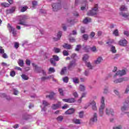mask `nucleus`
<instances>
[{
    "label": "nucleus",
    "instance_id": "nucleus-10",
    "mask_svg": "<svg viewBox=\"0 0 129 129\" xmlns=\"http://www.w3.org/2000/svg\"><path fill=\"white\" fill-rule=\"evenodd\" d=\"M106 44L109 46L110 48V51L112 52V53H116V49H115V47L114 46L111 45L112 42L109 41L106 42Z\"/></svg>",
    "mask_w": 129,
    "mask_h": 129
},
{
    "label": "nucleus",
    "instance_id": "nucleus-19",
    "mask_svg": "<svg viewBox=\"0 0 129 129\" xmlns=\"http://www.w3.org/2000/svg\"><path fill=\"white\" fill-rule=\"evenodd\" d=\"M126 44H127V41L125 39L121 40L119 41V45H120V46H122L124 47L126 46Z\"/></svg>",
    "mask_w": 129,
    "mask_h": 129
},
{
    "label": "nucleus",
    "instance_id": "nucleus-58",
    "mask_svg": "<svg viewBox=\"0 0 129 129\" xmlns=\"http://www.w3.org/2000/svg\"><path fill=\"white\" fill-rule=\"evenodd\" d=\"M10 75L12 77H14V76H15V75H16V72H15V71H11L10 73Z\"/></svg>",
    "mask_w": 129,
    "mask_h": 129
},
{
    "label": "nucleus",
    "instance_id": "nucleus-51",
    "mask_svg": "<svg viewBox=\"0 0 129 129\" xmlns=\"http://www.w3.org/2000/svg\"><path fill=\"white\" fill-rule=\"evenodd\" d=\"M83 38L84 39V40H85L86 41H87V40H88V35L84 34L83 35Z\"/></svg>",
    "mask_w": 129,
    "mask_h": 129
},
{
    "label": "nucleus",
    "instance_id": "nucleus-11",
    "mask_svg": "<svg viewBox=\"0 0 129 129\" xmlns=\"http://www.w3.org/2000/svg\"><path fill=\"white\" fill-rule=\"evenodd\" d=\"M62 101L64 102H68V103H74L76 100L74 98H67V99H63Z\"/></svg>",
    "mask_w": 129,
    "mask_h": 129
},
{
    "label": "nucleus",
    "instance_id": "nucleus-52",
    "mask_svg": "<svg viewBox=\"0 0 129 129\" xmlns=\"http://www.w3.org/2000/svg\"><path fill=\"white\" fill-rule=\"evenodd\" d=\"M58 121H62L63 120V116H59L57 118Z\"/></svg>",
    "mask_w": 129,
    "mask_h": 129
},
{
    "label": "nucleus",
    "instance_id": "nucleus-34",
    "mask_svg": "<svg viewBox=\"0 0 129 129\" xmlns=\"http://www.w3.org/2000/svg\"><path fill=\"white\" fill-rule=\"evenodd\" d=\"M83 49L86 51V52H89L90 50V46L86 45L84 46Z\"/></svg>",
    "mask_w": 129,
    "mask_h": 129
},
{
    "label": "nucleus",
    "instance_id": "nucleus-55",
    "mask_svg": "<svg viewBox=\"0 0 129 129\" xmlns=\"http://www.w3.org/2000/svg\"><path fill=\"white\" fill-rule=\"evenodd\" d=\"M5 53V49L3 48V47L0 46V54H4Z\"/></svg>",
    "mask_w": 129,
    "mask_h": 129
},
{
    "label": "nucleus",
    "instance_id": "nucleus-46",
    "mask_svg": "<svg viewBox=\"0 0 129 129\" xmlns=\"http://www.w3.org/2000/svg\"><path fill=\"white\" fill-rule=\"evenodd\" d=\"M53 97H54V93H53L50 95L46 96V98H48L50 99H53Z\"/></svg>",
    "mask_w": 129,
    "mask_h": 129
},
{
    "label": "nucleus",
    "instance_id": "nucleus-49",
    "mask_svg": "<svg viewBox=\"0 0 129 129\" xmlns=\"http://www.w3.org/2000/svg\"><path fill=\"white\" fill-rule=\"evenodd\" d=\"M73 96H74L75 98H78V96H79L78 93H77V92H75V91L73 92Z\"/></svg>",
    "mask_w": 129,
    "mask_h": 129
},
{
    "label": "nucleus",
    "instance_id": "nucleus-41",
    "mask_svg": "<svg viewBox=\"0 0 129 129\" xmlns=\"http://www.w3.org/2000/svg\"><path fill=\"white\" fill-rule=\"evenodd\" d=\"M27 10H28V7L24 6V7H23L21 8V12H22L23 13L24 12H26V11H27Z\"/></svg>",
    "mask_w": 129,
    "mask_h": 129
},
{
    "label": "nucleus",
    "instance_id": "nucleus-27",
    "mask_svg": "<svg viewBox=\"0 0 129 129\" xmlns=\"http://www.w3.org/2000/svg\"><path fill=\"white\" fill-rule=\"evenodd\" d=\"M120 10L121 12H125L126 11H127V8L124 5H122L120 8Z\"/></svg>",
    "mask_w": 129,
    "mask_h": 129
},
{
    "label": "nucleus",
    "instance_id": "nucleus-6",
    "mask_svg": "<svg viewBox=\"0 0 129 129\" xmlns=\"http://www.w3.org/2000/svg\"><path fill=\"white\" fill-rule=\"evenodd\" d=\"M8 28L11 33H12L13 36L15 37L17 35V30L15 29V28L13 27L12 26H11V24L9 23L8 24Z\"/></svg>",
    "mask_w": 129,
    "mask_h": 129
},
{
    "label": "nucleus",
    "instance_id": "nucleus-59",
    "mask_svg": "<svg viewBox=\"0 0 129 129\" xmlns=\"http://www.w3.org/2000/svg\"><path fill=\"white\" fill-rule=\"evenodd\" d=\"M81 82H85L86 81V78L82 77L80 78Z\"/></svg>",
    "mask_w": 129,
    "mask_h": 129
},
{
    "label": "nucleus",
    "instance_id": "nucleus-28",
    "mask_svg": "<svg viewBox=\"0 0 129 129\" xmlns=\"http://www.w3.org/2000/svg\"><path fill=\"white\" fill-rule=\"evenodd\" d=\"M73 122L74 123H76V124H80L81 123V122L80 121V119L75 118L73 120Z\"/></svg>",
    "mask_w": 129,
    "mask_h": 129
},
{
    "label": "nucleus",
    "instance_id": "nucleus-24",
    "mask_svg": "<svg viewBox=\"0 0 129 129\" xmlns=\"http://www.w3.org/2000/svg\"><path fill=\"white\" fill-rule=\"evenodd\" d=\"M16 11V7H12L11 9L7 11V14H13Z\"/></svg>",
    "mask_w": 129,
    "mask_h": 129
},
{
    "label": "nucleus",
    "instance_id": "nucleus-62",
    "mask_svg": "<svg viewBox=\"0 0 129 129\" xmlns=\"http://www.w3.org/2000/svg\"><path fill=\"white\" fill-rule=\"evenodd\" d=\"M81 48V45H77V47L76 48V51H79Z\"/></svg>",
    "mask_w": 129,
    "mask_h": 129
},
{
    "label": "nucleus",
    "instance_id": "nucleus-17",
    "mask_svg": "<svg viewBox=\"0 0 129 129\" xmlns=\"http://www.w3.org/2000/svg\"><path fill=\"white\" fill-rule=\"evenodd\" d=\"M97 121V114L94 113L93 117L90 119V122H96Z\"/></svg>",
    "mask_w": 129,
    "mask_h": 129
},
{
    "label": "nucleus",
    "instance_id": "nucleus-48",
    "mask_svg": "<svg viewBox=\"0 0 129 129\" xmlns=\"http://www.w3.org/2000/svg\"><path fill=\"white\" fill-rule=\"evenodd\" d=\"M103 93H104V94H106L108 93V87H106L104 89Z\"/></svg>",
    "mask_w": 129,
    "mask_h": 129
},
{
    "label": "nucleus",
    "instance_id": "nucleus-40",
    "mask_svg": "<svg viewBox=\"0 0 129 129\" xmlns=\"http://www.w3.org/2000/svg\"><path fill=\"white\" fill-rule=\"evenodd\" d=\"M62 54H63V56H69V52H68V51H67L66 50H64L62 51Z\"/></svg>",
    "mask_w": 129,
    "mask_h": 129
},
{
    "label": "nucleus",
    "instance_id": "nucleus-13",
    "mask_svg": "<svg viewBox=\"0 0 129 129\" xmlns=\"http://www.w3.org/2000/svg\"><path fill=\"white\" fill-rule=\"evenodd\" d=\"M76 66V62H75V60H73L70 63V64L69 65L68 68L69 70H71L72 69H73Z\"/></svg>",
    "mask_w": 129,
    "mask_h": 129
},
{
    "label": "nucleus",
    "instance_id": "nucleus-22",
    "mask_svg": "<svg viewBox=\"0 0 129 129\" xmlns=\"http://www.w3.org/2000/svg\"><path fill=\"white\" fill-rule=\"evenodd\" d=\"M120 16L125 18V19H127V20H129V14L125 13H120Z\"/></svg>",
    "mask_w": 129,
    "mask_h": 129
},
{
    "label": "nucleus",
    "instance_id": "nucleus-32",
    "mask_svg": "<svg viewBox=\"0 0 129 129\" xmlns=\"http://www.w3.org/2000/svg\"><path fill=\"white\" fill-rule=\"evenodd\" d=\"M73 81L75 84L79 83V79L78 78L75 77L73 78Z\"/></svg>",
    "mask_w": 129,
    "mask_h": 129
},
{
    "label": "nucleus",
    "instance_id": "nucleus-39",
    "mask_svg": "<svg viewBox=\"0 0 129 129\" xmlns=\"http://www.w3.org/2000/svg\"><path fill=\"white\" fill-rule=\"evenodd\" d=\"M85 86L83 85H80V89L81 91H85Z\"/></svg>",
    "mask_w": 129,
    "mask_h": 129
},
{
    "label": "nucleus",
    "instance_id": "nucleus-53",
    "mask_svg": "<svg viewBox=\"0 0 129 129\" xmlns=\"http://www.w3.org/2000/svg\"><path fill=\"white\" fill-rule=\"evenodd\" d=\"M113 35L115 36H118V30H115L114 32H113Z\"/></svg>",
    "mask_w": 129,
    "mask_h": 129
},
{
    "label": "nucleus",
    "instance_id": "nucleus-47",
    "mask_svg": "<svg viewBox=\"0 0 129 129\" xmlns=\"http://www.w3.org/2000/svg\"><path fill=\"white\" fill-rule=\"evenodd\" d=\"M48 71L49 73H54L55 72V69H54V68H50Z\"/></svg>",
    "mask_w": 129,
    "mask_h": 129
},
{
    "label": "nucleus",
    "instance_id": "nucleus-15",
    "mask_svg": "<svg viewBox=\"0 0 129 129\" xmlns=\"http://www.w3.org/2000/svg\"><path fill=\"white\" fill-rule=\"evenodd\" d=\"M129 109V105L123 104V105L121 106V111H126V110H128Z\"/></svg>",
    "mask_w": 129,
    "mask_h": 129
},
{
    "label": "nucleus",
    "instance_id": "nucleus-5",
    "mask_svg": "<svg viewBox=\"0 0 129 129\" xmlns=\"http://www.w3.org/2000/svg\"><path fill=\"white\" fill-rule=\"evenodd\" d=\"M126 74V72H125V70H122V71H117L115 75L114 76V78L115 79L117 76H122L123 75H125Z\"/></svg>",
    "mask_w": 129,
    "mask_h": 129
},
{
    "label": "nucleus",
    "instance_id": "nucleus-26",
    "mask_svg": "<svg viewBox=\"0 0 129 129\" xmlns=\"http://www.w3.org/2000/svg\"><path fill=\"white\" fill-rule=\"evenodd\" d=\"M61 104L60 103H57L56 104H53L52 106V109H57V108H59L60 107V105Z\"/></svg>",
    "mask_w": 129,
    "mask_h": 129
},
{
    "label": "nucleus",
    "instance_id": "nucleus-2",
    "mask_svg": "<svg viewBox=\"0 0 129 129\" xmlns=\"http://www.w3.org/2000/svg\"><path fill=\"white\" fill-rule=\"evenodd\" d=\"M97 10H98V5L96 4L94 8L92 10L89 11L87 13V15L91 17L92 16H96L97 14Z\"/></svg>",
    "mask_w": 129,
    "mask_h": 129
},
{
    "label": "nucleus",
    "instance_id": "nucleus-38",
    "mask_svg": "<svg viewBox=\"0 0 129 129\" xmlns=\"http://www.w3.org/2000/svg\"><path fill=\"white\" fill-rule=\"evenodd\" d=\"M42 105L44 106V107L48 106V105H50V104L48 103L46 101H42Z\"/></svg>",
    "mask_w": 129,
    "mask_h": 129
},
{
    "label": "nucleus",
    "instance_id": "nucleus-45",
    "mask_svg": "<svg viewBox=\"0 0 129 129\" xmlns=\"http://www.w3.org/2000/svg\"><path fill=\"white\" fill-rule=\"evenodd\" d=\"M69 80V79H68V77H65L62 78V81L65 83H68Z\"/></svg>",
    "mask_w": 129,
    "mask_h": 129
},
{
    "label": "nucleus",
    "instance_id": "nucleus-54",
    "mask_svg": "<svg viewBox=\"0 0 129 129\" xmlns=\"http://www.w3.org/2000/svg\"><path fill=\"white\" fill-rule=\"evenodd\" d=\"M94 105L92 107L93 110H97V106H96V105L95 103H94Z\"/></svg>",
    "mask_w": 129,
    "mask_h": 129
},
{
    "label": "nucleus",
    "instance_id": "nucleus-16",
    "mask_svg": "<svg viewBox=\"0 0 129 129\" xmlns=\"http://www.w3.org/2000/svg\"><path fill=\"white\" fill-rule=\"evenodd\" d=\"M102 61H103V58H102V57L99 56L98 58H97L96 60H94V63L98 65V64H100Z\"/></svg>",
    "mask_w": 129,
    "mask_h": 129
},
{
    "label": "nucleus",
    "instance_id": "nucleus-21",
    "mask_svg": "<svg viewBox=\"0 0 129 129\" xmlns=\"http://www.w3.org/2000/svg\"><path fill=\"white\" fill-rule=\"evenodd\" d=\"M63 48H64V49H67L68 50H70L72 49V45L67 44V43H64V45H62Z\"/></svg>",
    "mask_w": 129,
    "mask_h": 129
},
{
    "label": "nucleus",
    "instance_id": "nucleus-25",
    "mask_svg": "<svg viewBox=\"0 0 129 129\" xmlns=\"http://www.w3.org/2000/svg\"><path fill=\"white\" fill-rule=\"evenodd\" d=\"M83 60L84 61L85 63H86V62H87V60H88V59H89V55H88V54H84L83 56Z\"/></svg>",
    "mask_w": 129,
    "mask_h": 129
},
{
    "label": "nucleus",
    "instance_id": "nucleus-8",
    "mask_svg": "<svg viewBox=\"0 0 129 129\" xmlns=\"http://www.w3.org/2000/svg\"><path fill=\"white\" fill-rule=\"evenodd\" d=\"M59 60V57L57 55H53V58H51L50 60L51 64L53 66H56V61Z\"/></svg>",
    "mask_w": 129,
    "mask_h": 129
},
{
    "label": "nucleus",
    "instance_id": "nucleus-64",
    "mask_svg": "<svg viewBox=\"0 0 129 129\" xmlns=\"http://www.w3.org/2000/svg\"><path fill=\"white\" fill-rule=\"evenodd\" d=\"M84 75H85V76H88V75H89V71L87 70L85 71L84 73Z\"/></svg>",
    "mask_w": 129,
    "mask_h": 129
},
{
    "label": "nucleus",
    "instance_id": "nucleus-4",
    "mask_svg": "<svg viewBox=\"0 0 129 129\" xmlns=\"http://www.w3.org/2000/svg\"><path fill=\"white\" fill-rule=\"evenodd\" d=\"M32 66L35 68V71L37 73H42L43 75H46V72L43 70L42 68L38 67L35 63H32Z\"/></svg>",
    "mask_w": 129,
    "mask_h": 129
},
{
    "label": "nucleus",
    "instance_id": "nucleus-36",
    "mask_svg": "<svg viewBox=\"0 0 129 129\" xmlns=\"http://www.w3.org/2000/svg\"><path fill=\"white\" fill-rule=\"evenodd\" d=\"M21 77L23 80H29V77L28 76L23 74L21 75Z\"/></svg>",
    "mask_w": 129,
    "mask_h": 129
},
{
    "label": "nucleus",
    "instance_id": "nucleus-35",
    "mask_svg": "<svg viewBox=\"0 0 129 129\" xmlns=\"http://www.w3.org/2000/svg\"><path fill=\"white\" fill-rule=\"evenodd\" d=\"M94 103L96 105V102H95V101H94V100L90 101V102L89 103V104L88 105V107L90 106V105H91L92 107H93V106L94 105Z\"/></svg>",
    "mask_w": 129,
    "mask_h": 129
},
{
    "label": "nucleus",
    "instance_id": "nucleus-43",
    "mask_svg": "<svg viewBox=\"0 0 129 129\" xmlns=\"http://www.w3.org/2000/svg\"><path fill=\"white\" fill-rule=\"evenodd\" d=\"M58 92H59V94L60 95H61V96H64V91H63V89L59 88L58 89Z\"/></svg>",
    "mask_w": 129,
    "mask_h": 129
},
{
    "label": "nucleus",
    "instance_id": "nucleus-1",
    "mask_svg": "<svg viewBox=\"0 0 129 129\" xmlns=\"http://www.w3.org/2000/svg\"><path fill=\"white\" fill-rule=\"evenodd\" d=\"M105 98L104 97L102 96L100 99V106L99 109V113L100 114V116H102L103 115V109L105 107Z\"/></svg>",
    "mask_w": 129,
    "mask_h": 129
},
{
    "label": "nucleus",
    "instance_id": "nucleus-3",
    "mask_svg": "<svg viewBox=\"0 0 129 129\" xmlns=\"http://www.w3.org/2000/svg\"><path fill=\"white\" fill-rule=\"evenodd\" d=\"M28 19V17L26 15L21 16L20 19L19 20V25H22V26H25V27H28L29 25L27 24V22L25 21V20H27Z\"/></svg>",
    "mask_w": 129,
    "mask_h": 129
},
{
    "label": "nucleus",
    "instance_id": "nucleus-63",
    "mask_svg": "<svg viewBox=\"0 0 129 129\" xmlns=\"http://www.w3.org/2000/svg\"><path fill=\"white\" fill-rule=\"evenodd\" d=\"M122 128V126L121 125H119L118 126L113 127V129H121Z\"/></svg>",
    "mask_w": 129,
    "mask_h": 129
},
{
    "label": "nucleus",
    "instance_id": "nucleus-42",
    "mask_svg": "<svg viewBox=\"0 0 129 129\" xmlns=\"http://www.w3.org/2000/svg\"><path fill=\"white\" fill-rule=\"evenodd\" d=\"M53 51L55 53H60L61 49L60 48L54 47Z\"/></svg>",
    "mask_w": 129,
    "mask_h": 129
},
{
    "label": "nucleus",
    "instance_id": "nucleus-12",
    "mask_svg": "<svg viewBox=\"0 0 129 129\" xmlns=\"http://www.w3.org/2000/svg\"><path fill=\"white\" fill-rule=\"evenodd\" d=\"M87 9H88V4H87L86 1H85L82 4V7L81 8V11H85Z\"/></svg>",
    "mask_w": 129,
    "mask_h": 129
},
{
    "label": "nucleus",
    "instance_id": "nucleus-7",
    "mask_svg": "<svg viewBox=\"0 0 129 129\" xmlns=\"http://www.w3.org/2000/svg\"><path fill=\"white\" fill-rule=\"evenodd\" d=\"M105 112L107 115H113L114 114V111L113 109L110 107H107L105 109Z\"/></svg>",
    "mask_w": 129,
    "mask_h": 129
},
{
    "label": "nucleus",
    "instance_id": "nucleus-37",
    "mask_svg": "<svg viewBox=\"0 0 129 129\" xmlns=\"http://www.w3.org/2000/svg\"><path fill=\"white\" fill-rule=\"evenodd\" d=\"M18 64L19 66H21V67H23V66H24V60L22 59H19L18 61Z\"/></svg>",
    "mask_w": 129,
    "mask_h": 129
},
{
    "label": "nucleus",
    "instance_id": "nucleus-23",
    "mask_svg": "<svg viewBox=\"0 0 129 129\" xmlns=\"http://www.w3.org/2000/svg\"><path fill=\"white\" fill-rule=\"evenodd\" d=\"M62 36V32L59 31L57 33V38H54V40L55 41H58V40H60V38H61Z\"/></svg>",
    "mask_w": 129,
    "mask_h": 129
},
{
    "label": "nucleus",
    "instance_id": "nucleus-60",
    "mask_svg": "<svg viewBox=\"0 0 129 129\" xmlns=\"http://www.w3.org/2000/svg\"><path fill=\"white\" fill-rule=\"evenodd\" d=\"M19 46H20V44H19L18 42H15L14 47L16 48V49H18L19 48Z\"/></svg>",
    "mask_w": 129,
    "mask_h": 129
},
{
    "label": "nucleus",
    "instance_id": "nucleus-44",
    "mask_svg": "<svg viewBox=\"0 0 129 129\" xmlns=\"http://www.w3.org/2000/svg\"><path fill=\"white\" fill-rule=\"evenodd\" d=\"M1 6H2V7H4V8H8V7H10V4L6 3H2Z\"/></svg>",
    "mask_w": 129,
    "mask_h": 129
},
{
    "label": "nucleus",
    "instance_id": "nucleus-20",
    "mask_svg": "<svg viewBox=\"0 0 129 129\" xmlns=\"http://www.w3.org/2000/svg\"><path fill=\"white\" fill-rule=\"evenodd\" d=\"M75 111V109H74L73 108H72L66 111L65 114H72V113H74Z\"/></svg>",
    "mask_w": 129,
    "mask_h": 129
},
{
    "label": "nucleus",
    "instance_id": "nucleus-50",
    "mask_svg": "<svg viewBox=\"0 0 129 129\" xmlns=\"http://www.w3.org/2000/svg\"><path fill=\"white\" fill-rule=\"evenodd\" d=\"M84 113V112H83V111L79 113V117H80V118H82V117H83Z\"/></svg>",
    "mask_w": 129,
    "mask_h": 129
},
{
    "label": "nucleus",
    "instance_id": "nucleus-31",
    "mask_svg": "<svg viewBox=\"0 0 129 129\" xmlns=\"http://www.w3.org/2000/svg\"><path fill=\"white\" fill-rule=\"evenodd\" d=\"M91 22V19L90 18H86L83 21L84 24H87L88 23H90Z\"/></svg>",
    "mask_w": 129,
    "mask_h": 129
},
{
    "label": "nucleus",
    "instance_id": "nucleus-33",
    "mask_svg": "<svg viewBox=\"0 0 129 129\" xmlns=\"http://www.w3.org/2000/svg\"><path fill=\"white\" fill-rule=\"evenodd\" d=\"M90 50L93 53H96V52H97V49L96 46H92V47H90Z\"/></svg>",
    "mask_w": 129,
    "mask_h": 129
},
{
    "label": "nucleus",
    "instance_id": "nucleus-61",
    "mask_svg": "<svg viewBox=\"0 0 129 129\" xmlns=\"http://www.w3.org/2000/svg\"><path fill=\"white\" fill-rule=\"evenodd\" d=\"M81 32L82 34H84V33H85V28L84 27L81 28Z\"/></svg>",
    "mask_w": 129,
    "mask_h": 129
},
{
    "label": "nucleus",
    "instance_id": "nucleus-18",
    "mask_svg": "<svg viewBox=\"0 0 129 129\" xmlns=\"http://www.w3.org/2000/svg\"><path fill=\"white\" fill-rule=\"evenodd\" d=\"M50 78H52L53 81H54V82H57V80L54 79L52 76H49L48 77H43L41 78V80L42 81H44L45 80H47V79H50Z\"/></svg>",
    "mask_w": 129,
    "mask_h": 129
},
{
    "label": "nucleus",
    "instance_id": "nucleus-57",
    "mask_svg": "<svg viewBox=\"0 0 129 129\" xmlns=\"http://www.w3.org/2000/svg\"><path fill=\"white\" fill-rule=\"evenodd\" d=\"M113 92L114 93H115V94H116V95H117V96L119 95V92L117 89H114L113 90Z\"/></svg>",
    "mask_w": 129,
    "mask_h": 129
},
{
    "label": "nucleus",
    "instance_id": "nucleus-14",
    "mask_svg": "<svg viewBox=\"0 0 129 129\" xmlns=\"http://www.w3.org/2000/svg\"><path fill=\"white\" fill-rule=\"evenodd\" d=\"M125 80H126V79H125V78H121L120 79H117L114 80L113 82L114 83L116 84L117 83H120L121 82H123V81H125Z\"/></svg>",
    "mask_w": 129,
    "mask_h": 129
},
{
    "label": "nucleus",
    "instance_id": "nucleus-30",
    "mask_svg": "<svg viewBox=\"0 0 129 129\" xmlns=\"http://www.w3.org/2000/svg\"><path fill=\"white\" fill-rule=\"evenodd\" d=\"M66 71H67V67H64L61 69V71L60 72V75H64L66 72Z\"/></svg>",
    "mask_w": 129,
    "mask_h": 129
},
{
    "label": "nucleus",
    "instance_id": "nucleus-9",
    "mask_svg": "<svg viewBox=\"0 0 129 129\" xmlns=\"http://www.w3.org/2000/svg\"><path fill=\"white\" fill-rule=\"evenodd\" d=\"M52 7L53 11H54V12H57L58 10L61 9V4H52Z\"/></svg>",
    "mask_w": 129,
    "mask_h": 129
},
{
    "label": "nucleus",
    "instance_id": "nucleus-56",
    "mask_svg": "<svg viewBox=\"0 0 129 129\" xmlns=\"http://www.w3.org/2000/svg\"><path fill=\"white\" fill-rule=\"evenodd\" d=\"M129 99L128 98V99H126V100H125L124 102H123V104H127L128 105H129Z\"/></svg>",
    "mask_w": 129,
    "mask_h": 129
},
{
    "label": "nucleus",
    "instance_id": "nucleus-29",
    "mask_svg": "<svg viewBox=\"0 0 129 129\" xmlns=\"http://www.w3.org/2000/svg\"><path fill=\"white\" fill-rule=\"evenodd\" d=\"M85 63L86 64V66H87L89 69H92V65L90 62L86 61Z\"/></svg>",
    "mask_w": 129,
    "mask_h": 129
}]
</instances>
